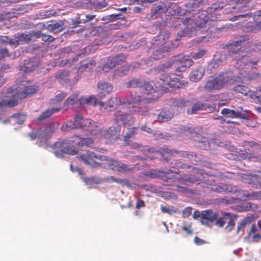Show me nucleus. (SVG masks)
Masks as SVG:
<instances>
[{"label":"nucleus","instance_id":"f257e3e1","mask_svg":"<svg viewBox=\"0 0 261 261\" xmlns=\"http://www.w3.org/2000/svg\"><path fill=\"white\" fill-rule=\"evenodd\" d=\"M92 122L90 119L83 118L80 128L89 129L91 132V137L85 138L79 136H74L73 142L76 145L79 146H88L94 143L98 142L103 139L114 140L119 135L114 127H111L109 130H107L103 129L100 125L92 124Z\"/></svg>","mask_w":261,"mask_h":261},{"label":"nucleus","instance_id":"f03ea898","mask_svg":"<svg viewBox=\"0 0 261 261\" xmlns=\"http://www.w3.org/2000/svg\"><path fill=\"white\" fill-rule=\"evenodd\" d=\"M79 158L87 165L93 166L95 162L94 160L96 159L105 161V163H101L105 167L110 168L114 171L124 172L128 169L125 164L120 162L108 158L105 156H100L99 155H96L90 151H86L81 153Z\"/></svg>","mask_w":261,"mask_h":261},{"label":"nucleus","instance_id":"7ed1b4c3","mask_svg":"<svg viewBox=\"0 0 261 261\" xmlns=\"http://www.w3.org/2000/svg\"><path fill=\"white\" fill-rule=\"evenodd\" d=\"M154 100V98L149 97L146 99H142L140 96H128L123 98L122 100L118 97H113L110 99L108 102L106 109L109 110L116 106L122 104L123 106H128L133 105H139L140 103H150Z\"/></svg>","mask_w":261,"mask_h":261},{"label":"nucleus","instance_id":"20e7f679","mask_svg":"<svg viewBox=\"0 0 261 261\" xmlns=\"http://www.w3.org/2000/svg\"><path fill=\"white\" fill-rule=\"evenodd\" d=\"M135 105L125 106L126 109H122L116 112L115 120L118 124H125L132 120V117L129 113H134L140 111V108Z\"/></svg>","mask_w":261,"mask_h":261},{"label":"nucleus","instance_id":"39448f33","mask_svg":"<svg viewBox=\"0 0 261 261\" xmlns=\"http://www.w3.org/2000/svg\"><path fill=\"white\" fill-rule=\"evenodd\" d=\"M228 82L231 83V79L226 74L218 75L215 79L209 80L205 86L208 90H218L223 88Z\"/></svg>","mask_w":261,"mask_h":261},{"label":"nucleus","instance_id":"423d86ee","mask_svg":"<svg viewBox=\"0 0 261 261\" xmlns=\"http://www.w3.org/2000/svg\"><path fill=\"white\" fill-rule=\"evenodd\" d=\"M160 80L164 85H167L170 87L180 88L187 84L186 83H182L180 80V76L175 74H168L163 73L160 75Z\"/></svg>","mask_w":261,"mask_h":261},{"label":"nucleus","instance_id":"0eeeda50","mask_svg":"<svg viewBox=\"0 0 261 261\" xmlns=\"http://www.w3.org/2000/svg\"><path fill=\"white\" fill-rule=\"evenodd\" d=\"M217 217L216 213L211 210L203 211L201 214L200 221L206 226H209Z\"/></svg>","mask_w":261,"mask_h":261},{"label":"nucleus","instance_id":"6e6552de","mask_svg":"<svg viewBox=\"0 0 261 261\" xmlns=\"http://www.w3.org/2000/svg\"><path fill=\"white\" fill-rule=\"evenodd\" d=\"M221 113L226 117L231 118L248 119L249 117L244 111H236L229 109H224L222 110Z\"/></svg>","mask_w":261,"mask_h":261},{"label":"nucleus","instance_id":"1a4fd4ad","mask_svg":"<svg viewBox=\"0 0 261 261\" xmlns=\"http://www.w3.org/2000/svg\"><path fill=\"white\" fill-rule=\"evenodd\" d=\"M112 90L113 87L110 83L101 82L97 84V94L100 98L105 97L110 94Z\"/></svg>","mask_w":261,"mask_h":261},{"label":"nucleus","instance_id":"9d476101","mask_svg":"<svg viewBox=\"0 0 261 261\" xmlns=\"http://www.w3.org/2000/svg\"><path fill=\"white\" fill-rule=\"evenodd\" d=\"M162 84L158 81H151L145 83L143 88L145 93L149 94L155 92L156 91H160L162 89Z\"/></svg>","mask_w":261,"mask_h":261},{"label":"nucleus","instance_id":"9b49d317","mask_svg":"<svg viewBox=\"0 0 261 261\" xmlns=\"http://www.w3.org/2000/svg\"><path fill=\"white\" fill-rule=\"evenodd\" d=\"M228 221V225L226 227V229L228 231L231 230L234 225L233 220L232 219L231 217L228 213H225L223 218L219 219L216 224L220 227H222L224 224Z\"/></svg>","mask_w":261,"mask_h":261},{"label":"nucleus","instance_id":"f8f14e48","mask_svg":"<svg viewBox=\"0 0 261 261\" xmlns=\"http://www.w3.org/2000/svg\"><path fill=\"white\" fill-rule=\"evenodd\" d=\"M55 147L58 148H60L61 151L67 154L71 155H74L76 153V151L70 148L69 144L66 142H57L55 144Z\"/></svg>","mask_w":261,"mask_h":261},{"label":"nucleus","instance_id":"ddd939ff","mask_svg":"<svg viewBox=\"0 0 261 261\" xmlns=\"http://www.w3.org/2000/svg\"><path fill=\"white\" fill-rule=\"evenodd\" d=\"M205 72L204 69L202 67H198L191 72L190 80L196 82L202 78Z\"/></svg>","mask_w":261,"mask_h":261},{"label":"nucleus","instance_id":"4468645a","mask_svg":"<svg viewBox=\"0 0 261 261\" xmlns=\"http://www.w3.org/2000/svg\"><path fill=\"white\" fill-rule=\"evenodd\" d=\"M166 10L164 4H160L155 6L152 9L151 17L152 19L158 18L162 13H163Z\"/></svg>","mask_w":261,"mask_h":261},{"label":"nucleus","instance_id":"2eb2a0df","mask_svg":"<svg viewBox=\"0 0 261 261\" xmlns=\"http://www.w3.org/2000/svg\"><path fill=\"white\" fill-rule=\"evenodd\" d=\"M173 116L171 110H164L158 116V120L161 122H166L170 120Z\"/></svg>","mask_w":261,"mask_h":261},{"label":"nucleus","instance_id":"dca6fc26","mask_svg":"<svg viewBox=\"0 0 261 261\" xmlns=\"http://www.w3.org/2000/svg\"><path fill=\"white\" fill-rule=\"evenodd\" d=\"M98 99L94 96H91L89 97L82 96L79 99V101L81 104H88L90 105H95L97 102Z\"/></svg>","mask_w":261,"mask_h":261},{"label":"nucleus","instance_id":"f3484780","mask_svg":"<svg viewBox=\"0 0 261 261\" xmlns=\"http://www.w3.org/2000/svg\"><path fill=\"white\" fill-rule=\"evenodd\" d=\"M80 123H75L74 120L68 121L65 124L63 125L62 129L63 131H67L70 129L79 128L80 127Z\"/></svg>","mask_w":261,"mask_h":261},{"label":"nucleus","instance_id":"a211bd4d","mask_svg":"<svg viewBox=\"0 0 261 261\" xmlns=\"http://www.w3.org/2000/svg\"><path fill=\"white\" fill-rule=\"evenodd\" d=\"M119 57H116L107 62L103 67V71L105 72H108L111 69L114 67L119 60Z\"/></svg>","mask_w":261,"mask_h":261},{"label":"nucleus","instance_id":"6ab92c4d","mask_svg":"<svg viewBox=\"0 0 261 261\" xmlns=\"http://www.w3.org/2000/svg\"><path fill=\"white\" fill-rule=\"evenodd\" d=\"M180 64V70H184L186 68L190 67L193 64V61L188 57H184L182 58Z\"/></svg>","mask_w":261,"mask_h":261},{"label":"nucleus","instance_id":"aec40b11","mask_svg":"<svg viewBox=\"0 0 261 261\" xmlns=\"http://www.w3.org/2000/svg\"><path fill=\"white\" fill-rule=\"evenodd\" d=\"M259 76V74L258 73H253L252 75H250L247 73L246 71H245L244 73L242 72L241 73L239 76L238 77L239 79L241 80L242 82H244L246 81L247 79L251 80L253 79L256 77H257Z\"/></svg>","mask_w":261,"mask_h":261},{"label":"nucleus","instance_id":"412c9836","mask_svg":"<svg viewBox=\"0 0 261 261\" xmlns=\"http://www.w3.org/2000/svg\"><path fill=\"white\" fill-rule=\"evenodd\" d=\"M96 63L94 60H90L88 63L83 64L80 67L81 71H90L95 66Z\"/></svg>","mask_w":261,"mask_h":261},{"label":"nucleus","instance_id":"4be33fe9","mask_svg":"<svg viewBox=\"0 0 261 261\" xmlns=\"http://www.w3.org/2000/svg\"><path fill=\"white\" fill-rule=\"evenodd\" d=\"M257 176L254 174L244 175L242 177V180L247 183L254 182L257 181Z\"/></svg>","mask_w":261,"mask_h":261},{"label":"nucleus","instance_id":"5701e85b","mask_svg":"<svg viewBox=\"0 0 261 261\" xmlns=\"http://www.w3.org/2000/svg\"><path fill=\"white\" fill-rule=\"evenodd\" d=\"M59 111L58 109H48L45 112H43L40 116L39 117V120H43L44 119H45L46 118L49 117L53 113L57 112Z\"/></svg>","mask_w":261,"mask_h":261},{"label":"nucleus","instance_id":"b1692460","mask_svg":"<svg viewBox=\"0 0 261 261\" xmlns=\"http://www.w3.org/2000/svg\"><path fill=\"white\" fill-rule=\"evenodd\" d=\"M78 96L79 94L77 93H74L66 100L65 104L67 106L75 104L77 101Z\"/></svg>","mask_w":261,"mask_h":261},{"label":"nucleus","instance_id":"393cba45","mask_svg":"<svg viewBox=\"0 0 261 261\" xmlns=\"http://www.w3.org/2000/svg\"><path fill=\"white\" fill-rule=\"evenodd\" d=\"M234 187L231 185H223L222 186H218L216 190L219 192H233L236 191L233 190Z\"/></svg>","mask_w":261,"mask_h":261},{"label":"nucleus","instance_id":"a878e982","mask_svg":"<svg viewBox=\"0 0 261 261\" xmlns=\"http://www.w3.org/2000/svg\"><path fill=\"white\" fill-rule=\"evenodd\" d=\"M259 229L256 230L254 231V228L253 226L252 227V229L251 230L253 237V240L254 241H258L260 239H261V226H260V224L259 223Z\"/></svg>","mask_w":261,"mask_h":261},{"label":"nucleus","instance_id":"bb28decb","mask_svg":"<svg viewBox=\"0 0 261 261\" xmlns=\"http://www.w3.org/2000/svg\"><path fill=\"white\" fill-rule=\"evenodd\" d=\"M234 90L238 91L244 95H247L250 92L249 88L242 85H238L234 88Z\"/></svg>","mask_w":261,"mask_h":261},{"label":"nucleus","instance_id":"cd10ccee","mask_svg":"<svg viewBox=\"0 0 261 261\" xmlns=\"http://www.w3.org/2000/svg\"><path fill=\"white\" fill-rule=\"evenodd\" d=\"M179 7L175 5L172 4L171 5L168 9L167 10L168 11V13L169 14L171 15H175L176 13H179Z\"/></svg>","mask_w":261,"mask_h":261},{"label":"nucleus","instance_id":"c85d7f7f","mask_svg":"<svg viewBox=\"0 0 261 261\" xmlns=\"http://www.w3.org/2000/svg\"><path fill=\"white\" fill-rule=\"evenodd\" d=\"M203 104L200 102H197L195 103L192 107L191 112H190L189 111H188L189 113H194L196 112L201 110L203 108Z\"/></svg>","mask_w":261,"mask_h":261},{"label":"nucleus","instance_id":"c756f323","mask_svg":"<svg viewBox=\"0 0 261 261\" xmlns=\"http://www.w3.org/2000/svg\"><path fill=\"white\" fill-rule=\"evenodd\" d=\"M240 43H241V41H234V42L232 43L229 47V50H230L231 53H234L237 52L240 49V48L238 47Z\"/></svg>","mask_w":261,"mask_h":261},{"label":"nucleus","instance_id":"7c9ffc66","mask_svg":"<svg viewBox=\"0 0 261 261\" xmlns=\"http://www.w3.org/2000/svg\"><path fill=\"white\" fill-rule=\"evenodd\" d=\"M61 25L57 22H52L48 26V29L57 32L61 29Z\"/></svg>","mask_w":261,"mask_h":261},{"label":"nucleus","instance_id":"2f4dec72","mask_svg":"<svg viewBox=\"0 0 261 261\" xmlns=\"http://www.w3.org/2000/svg\"><path fill=\"white\" fill-rule=\"evenodd\" d=\"M83 180L84 182H85L87 185H92L93 184H98V180L96 179L94 177L91 178H86L83 177Z\"/></svg>","mask_w":261,"mask_h":261},{"label":"nucleus","instance_id":"473e14b6","mask_svg":"<svg viewBox=\"0 0 261 261\" xmlns=\"http://www.w3.org/2000/svg\"><path fill=\"white\" fill-rule=\"evenodd\" d=\"M1 105L3 106H8L9 107H15L17 105V101L15 100H5L2 102Z\"/></svg>","mask_w":261,"mask_h":261},{"label":"nucleus","instance_id":"72a5a7b5","mask_svg":"<svg viewBox=\"0 0 261 261\" xmlns=\"http://www.w3.org/2000/svg\"><path fill=\"white\" fill-rule=\"evenodd\" d=\"M206 51L205 49H200L193 55V58L195 60H198L202 58L206 54Z\"/></svg>","mask_w":261,"mask_h":261},{"label":"nucleus","instance_id":"f704fd0d","mask_svg":"<svg viewBox=\"0 0 261 261\" xmlns=\"http://www.w3.org/2000/svg\"><path fill=\"white\" fill-rule=\"evenodd\" d=\"M192 214V208L190 207H187L185 208L182 212V216L184 218L189 217Z\"/></svg>","mask_w":261,"mask_h":261},{"label":"nucleus","instance_id":"c9c22d12","mask_svg":"<svg viewBox=\"0 0 261 261\" xmlns=\"http://www.w3.org/2000/svg\"><path fill=\"white\" fill-rule=\"evenodd\" d=\"M161 209L163 213H167L171 215L175 213V210L164 206H161Z\"/></svg>","mask_w":261,"mask_h":261},{"label":"nucleus","instance_id":"e433bc0d","mask_svg":"<svg viewBox=\"0 0 261 261\" xmlns=\"http://www.w3.org/2000/svg\"><path fill=\"white\" fill-rule=\"evenodd\" d=\"M37 91V88L36 87H30L27 88L25 90V94L29 95L35 93Z\"/></svg>","mask_w":261,"mask_h":261},{"label":"nucleus","instance_id":"4c0bfd02","mask_svg":"<svg viewBox=\"0 0 261 261\" xmlns=\"http://www.w3.org/2000/svg\"><path fill=\"white\" fill-rule=\"evenodd\" d=\"M7 49L3 47H0V59H2L8 56Z\"/></svg>","mask_w":261,"mask_h":261},{"label":"nucleus","instance_id":"58836bf2","mask_svg":"<svg viewBox=\"0 0 261 261\" xmlns=\"http://www.w3.org/2000/svg\"><path fill=\"white\" fill-rule=\"evenodd\" d=\"M182 229L186 231L188 234H191L193 233V231L191 229V224H184Z\"/></svg>","mask_w":261,"mask_h":261},{"label":"nucleus","instance_id":"ea45409f","mask_svg":"<svg viewBox=\"0 0 261 261\" xmlns=\"http://www.w3.org/2000/svg\"><path fill=\"white\" fill-rule=\"evenodd\" d=\"M250 96L255 102L261 103V95L257 96L256 94L251 93Z\"/></svg>","mask_w":261,"mask_h":261},{"label":"nucleus","instance_id":"a19ab883","mask_svg":"<svg viewBox=\"0 0 261 261\" xmlns=\"http://www.w3.org/2000/svg\"><path fill=\"white\" fill-rule=\"evenodd\" d=\"M25 120V116L23 114H19L18 115V117L16 122L19 124H22Z\"/></svg>","mask_w":261,"mask_h":261},{"label":"nucleus","instance_id":"79ce46f5","mask_svg":"<svg viewBox=\"0 0 261 261\" xmlns=\"http://www.w3.org/2000/svg\"><path fill=\"white\" fill-rule=\"evenodd\" d=\"M248 59L247 58V57H244L242 60L240 61H238L237 62L238 65H241V63H243V64H245V65H247L248 66H252L251 63L248 62Z\"/></svg>","mask_w":261,"mask_h":261},{"label":"nucleus","instance_id":"37998d69","mask_svg":"<svg viewBox=\"0 0 261 261\" xmlns=\"http://www.w3.org/2000/svg\"><path fill=\"white\" fill-rule=\"evenodd\" d=\"M42 40L43 41H45V42H46V41L50 42L54 40V38L52 36H49V35H43V36H42Z\"/></svg>","mask_w":261,"mask_h":261},{"label":"nucleus","instance_id":"c03bdc74","mask_svg":"<svg viewBox=\"0 0 261 261\" xmlns=\"http://www.w3.org/2000/svg\"><path fill=\"white\" fill-rule=\"evenodd\" d=\"M73 119L74 120L75 123H82V120H83V117L80 115H76L74 118Z\"/></svg>","mask_w":261,"mask_h":261},{"label":"nucleus","instance_id":"a18cd8bd","mask_svg":"<svg viewBox=\"0 0 261 261\" xmlns=\"http://www.w3.org/2000/svg\"><path fill=\"white\" fill-rule=\"evenodd\" d=\"M188 102V101L187 100H186L184 99H181L177 102V106L179 107L186 106Z\"/></svg>","mask_w":261,"mask_h":261},{"label":"nucleus","instance_id":"49530a36","mask_svg":"<svg viewBox=\"0 0 261 261\" xmlns=\"http://www.w3.org/2000/svg\"><path fill=\"white\" fill-rule=\"evenodd\" d=\"M136 128H132V130H130V131H129V133H128V134L126 135V136H125L126 138V139H127V138H131V137H132L134 134H135L136 133Z\"/></svg>","mask_w":261,"mask_h":261},{"label":"nucleus","instance_id":"de8ad7c7","mask_svg":"<svg viewBox=\"0 0 261 261\" xmlns=\"http://www.w3.org/2000/svg\"><path fill=\"white\" fill-rule=\"evenodd\" d=\"M144 206V202L143 201L141 200H139L137 201V204H136V207L137 208H139L141 207Z\"/></svg>","mask_w":261,"mask_h":261},{"label":"nucleus","instance_id":"09e8293b","mask_svg":"<svg viewBox=\"0 0 261 261\" xmlns=\"http://www.w3.org/2000/svg\"><path fill=\"white\" fill-rule=\"evenodd\" d=\"M194 242L195 244H196L197 245H201L203 243V240H202L201 239H199V238H198L197 237H196L194 239Z\"/></svg>","mask_w":261,"mask_h":261},{"label":"nucleus","instance_id":"8fccbe9b","mask_svg":"<svg viewBox=\"0 0 261 261\" xmlns=\"http://www.w3.org/2000/svg\"><path fill=\"white\" fill-rule=\"evenodd\" d=\"M141 129L142 131L145 132L148 134L152 133L151 129L146 127V126L141 127Z\"/></svg>","mask_w":261,"mask_h":261},{"label":"nucleus","instance_id":"3c124183","mask_svg":"<svg viewBox=\"0 0 261 261\" xmlns=\"http://www.w3.org/2000/svg\"><path fill=\"white\" fill-rule=\"evenodd\" d=\"M66 96V95L64 93H61L60 94H58L56 96V99L57 101H60L63 99Z\"/></svg>","mask_w":261,"mask_h":261},{"label":"nucleus","instance_id":"603ef678","mask_svg":"<svg viewBox=\"0 0 261 261\" xmlns=\"http://www.w3.org/2000/svg\"><path fill=\"white\" fill-rule=\"evenodd\" d=\"M20 37L22 38H24L25 40L27 41L30 40V36L25 34H22L21 35Z\"/></svg>","mask_w":261,"mask_h":261},{"label":"nucleus","instance_id":"864d4df0","mask_svg":"<svg viewBox=\"0 0 261 261\" xmlns=\"http://www.w3.org/2000/svg\"><path fill=\"white\" fill-rule=\"evenodd\" d=\"M193 217L194 219H197L198 218V217H201V215H200L199 214V212H198V211H196L193 214Z\"/></svg>","mask_w":261,"mask_h":261},{"label":"nucleus","instance_id":"5fc2aeb1","mask_svg":"<svg viewBox=\"0 0 261 261\" xmlns=\"http://www.w3.org/2000/svg\"><path fill=\"white\" fill-rule=\"evenodd\" d=\"M245 225V221L241 222L240 224L238 225V230H240L241 228L243 227Z\"/></svg>","mask_w":261,"mask_h":261},{"label":"nucleus","instance_id":"6e6d98bb","mask_svg":"<svg viewBox=\"0 0 261 261\" xmlns=\"http://www.w3.org/2000/svg\"><path fill=\"white\" fill-rule=\"evenodd\" d=\"M202 143H204L203 146H202L203 147V148L204 149H207L208 147H209V142H207L206 141H203L202 142Z\"/></svg>","mask_w":261,"mask_h":261},{"label":"nucleus","instance_id":"4d7b16f0","mask_svg":"<svg viewBox=\"0 0 261 261\" xmlns=\"http://www.w3.org/2000/svg\"><path fill=\"white\" fill-rule=\"evenodd\" d=\"M170 65V64L169 63L165 64L163 65V67H161V70L162 71L165 70L166 69H167V68H168L169 67Z\"/></svg>","mask_w":261,"mask_h":261},{"label":"nucleus","instance_id":"13d9d810","mask_svg":"<svg viewBox=\"0 0 261 261\" xmlns=\"http://www.w3.org/2000/svg\"><path fill=\"white\" fill-rule=\"evenodd\" d=\"M95 15H86V17L87 18V20H92L94 17Z\"/></svg>","mask_w":261,"mask_h":261},{"label":"nucleus","instance_id":"bf43d9fd","mask_svg":"<svg viewBox=\"0 0 261 261\" xmlns=\"http://www.w3.org/2000/svg\"><path fill=\"white\" fill-rule=\"evenodd\" d=\"M218 66L215 65V61H213L211 62L209 65V67H213V68H216Z\"/></svg>","mask_w":261,"mask_h":261},{"label":"nucleus","instance_id":"052dcab7","mask_svg":"<svg viewBox=\"0 0 261 261\" xmlns=\"http://www.w3.org/2000/svg\"><path fill=\"white\" fill-rule=\"evenodd\" d=\"M261 29V21L259 22L255 27V30H259Z\"/></svg>","mask_w":261,"mask_h":261},{"label":"nucleus","instance_id":"680f3d73","mask_svg":"<svg viewBox=\"0 0 261 261\" xmlns=\"http://www.w3.org/2000/svg\"><path fill=\"white\" fill-rule=\"evenodd\" d=\"M6 3H8L7 0H0V8Z\"/></svg>","mask_w":261,"mask_h":261},{"label":"nucleus","instance_id":"e2e57ef3","mask_svg":"<svg viewBox=\"0 0 261 261\" xmlns=\"http://www.w3.org/2000/svg\"><path fill=\"white\" fill-rule=\"evenodd\" d=\"M136 84H137L136 81H133L130 82L131 86H133V87H134Z\"/></svg>","mask_w":261,"mask_h":261},{"label":"nucleus","instance_id":"0e129e2a","mask_svg":"<svg viewBox=\"0 0 261 261\" xmlns=\"http://www.w3.org/2000/svg\"><path fill=\"white\" fill-rule=\"evenodd\" d=\"M36 135L35 134H30V137L32 139H34L36 138Z\"/></svg>","mask_w":261,"mask_h":261},{"label":"nucleus","instance_id":"69168bd1","mask_svg":"<svg viewBox=\"0 0 261 261\" xmlns=\"http://www.w3.org/2000/svg\"><path fill=\"white\" fill-rule=\"evenodd\" d=\"M55 154L56 156H58V157H60L61 156V155H60L59 153H58V152L57 151H55Z\"/></svg>","mask_w":261,"mask_h":261},{"label":"nucleus","instance_id":"338daca9","mask_svg":"<svg viewBox=\"0 0 261 261\" xmlns=\"http://www.w3.org/2000/svg\"><path fill=\"white\" fill-rule=\"evenodd\" d=\"M256 110L259 113H261V107H258L256 108Z\"/></svg>","mask_w":261,"mask_h":261},{"label":"nucleus","instance_id":"774afa93","mask_svg":"<svg viewBox=\"0 0 261 261\" xmlns=\"http://www.w3.org/2000/svg\"><path fill=\"white\" fill-rule=\"evenodd\" d=\"M256 13L257 15L261 16V10L258 12H256Z\"/></svg>","mask_w":261,"mask_h":261}]
</instances>
